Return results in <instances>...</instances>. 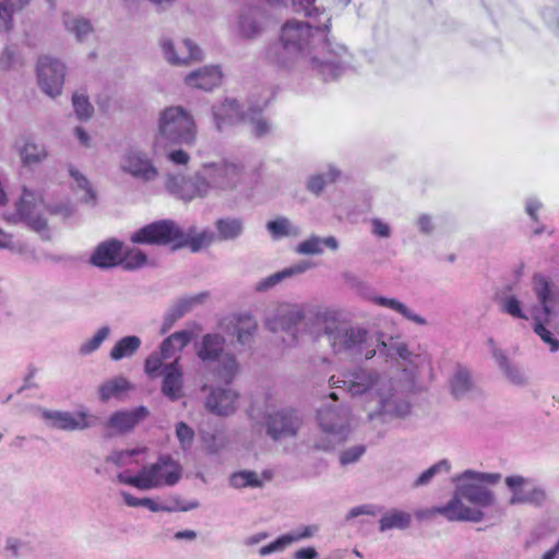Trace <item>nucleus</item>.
I'll return each instance as SVG.
<instances>
[{
	"label": "nucleus",
	"instance_id": "1",
	"mask_svg": "<svg viewBox=\"0 0 559 559\" xmlns=\"http://www.w3.org/2000/svg\"><path fill=\"white\" fill-rule=\"evenodd\" d=\"M329 25H312L292 19L280 31L278 41L264 49V59L285 70L302 68L323 81L337 79L350 67L352 55L347 48L325 37Z\"/></svg>",
	"mask_w": 559,
	"mask_h": 559
},
{
	"label": "nucleus",
	"instance_id": "2",
	"mask_svg": "<svg viewBox=\"0 0 559 559\" xmlns=\"http://www.w3.org/2000/svg\"><path fill=\"white\" fill-rule=\"evenodd\" d=\"M329 382L332 386L344 388L352 396L366 395L370 402H374L376 406L368 411L369 420L379 419L381 423H388L411 414L408 391L414 382L407 379L406 383H403L376 370L361 368L343 379L332 376Z\"/></svg>",
	"mask_w": 559,
	"mask_h": 559
},
{
	"label": "nucleus",
	"instance_id": "3",
	"mask_svg": "<svg viewBox=\"0 0 559 559\" xmlns=\"http://www.w3.org/2000/svg\"><path fill=\"white\" fill-rule=\"evenodd\" d=\"M501 479L499 473H481L466 469L453 478L455 490L451 500L444 506L436 507L432 514H440L448 521L474 522L483 521L484 508L497 504L493 491L484 484H498Z\"/></svg>",
	"mask_w": 559,
	"mask_h": 559
},
{
	"label": "nucleus",
	"instance_id": "4",
	"mask_svg": "<svg viewBox=\"0 0 559 559\" xmlns=\"http://www.w3.org/2000/svg\"><path fill=\"white\" fill-rule=\"evenodd\" d=\"M314 317L323 325V333L334 354L366 360L376 356L374 333L360 325H347L329 319L326 313H317Z\"/></svg>",
	"mask_w": 559,
	"mask_h": 559
},
{
	"label": "nucleus",
	"instance_id": "5",
	"mask_svg": "<svg viewBox=\"0 0 559 559\" xmlns=\"http://www.w3.org/2000/svg\"><path fill=\"white\" fill-rule=\"evenodd\" d=\"M216 238L214 231L203 229L198 233L194 226L181 229L174 221L163 219L151 223L131 235L134 243L168 245L175 243V248L188 247L192 252H198L209 247Z\"/></svg>",
	"mask_w": 559,
	"mask_h": 559
},
{
	"label": "nucleus",
	"instance_id": "6",
	"mask_svg": "<svg viewBox=\"0 0 559 559\" xmlns=\"http://www.w3.org/2000/svg\"><path fill=\"white\" fill-rule=\"evenodd\" d=\"M158 133L167 142L191 146L197 140V124L189 110L169 106L159 114Z\"/></svg>",
	"mask_w": 559,
	"mask_h": 559
},
{
	"label": "nucleus",
	"instance_id": "7",
	"mask_svg": "<svg viewBox=\"0 0 559 559\" xmlns=\"http://www.w3.org/2000/svg\"><path fill=\"white\" fill-rule=\"evenodd\" d=\"M318 423L323 433L313 447L330 450L345 441L350 432V411L347 406L324 405L318 411Z\"/></svg>",
	"mask_w": 559,
	"mask_h": 559
},
{
	"label": "nucleus",
	"instance_id": "8",
	"mask_svg": "<svg viewBox=\"0 0 559 559\" xmlns=\"http://www.w3.org/2000/svg\"><path fill=\"white\" fill-rule=\"evenodd\" d=\"M209 194L229 193L235 191L245 179V167L240 162L219 159L205 163L201 167Z\"/></svg>",
	"mask_w": 559,
	"mask_h": 559
},
{
	"label": "nucleus",
	"instance_id": "9",
	"mask_svg": "<svg viewBox=\"0 0 559 559\" xmlns=\"http://www.w3.org/2000/svg\"><path fill=\"white\" fill-rule=\"evenodd\" d=\"M317 313L321 311H311L302 305L297 304H281L275 311L270 314L265 324L272 332H287L290 338L287 341V345L292 346L298 342L297 328L301 322L306 325L309 323H318L316 319Z\"/></svg>",
	"mask_w": 559,
	"mask_h": 559
},
{
	"label": "nucleus",
	"instance_id": "10",
	"mask_svg": "<svg viewBox=\"0 0 559 559\" xmlns=\"http://www.w3.org/2000/svg\"><path fill=\"white\" fill-rule=\"evenodd\" d=\"M377 346L376 354L384 356L386 360L401 359L402 369L405 378L409 382H415L420 374L423 367L429 364V357L426 354H414L408 349L405 342L390 337L386 342L381 334H376Z\"/></svg>",
	"mask_w": 559,
	"mask_h": 559
},
{
	"label": "nucleus",
	"instance_id": "11",
	"mask_svg": "<svg viewBox=\"0 0 559 559\" xmlns=\"http://www.w3.org/2000/svg\"><path fill=\"white\" fill-rule=\"evenodd\" d=\"M533 290L539 302L538 306L532 308V318L534 320V332L550 346L551 352L559 350V341L556 340L551 332L545 328V323L549 321L551 309L552 293L547 277L543 274H534Z\"/></svg>",
	"mask_w": 559,
	"mask_h": 559
},
{
	"label": "nucleus",
	"instance_id": "12",
	"mask_svg": "<svg viewBox=\"0 0 559 559\" xmlns=\"http://www.w3.org/2000/svg\"><path fill=\"white\" fill-rule=\"evenodd\" d=\"M119 168L133 179L148 183L155 181L159 171L151 155L136 146H130L120 156Z\"/></svg>",
	"mask_w": 559,
	"mask_h": 559
},
{
	"label": "nucleus",
	"instance_id": "13",
	"mask_svg": "<svg viewBox=\"0 0 559 559\" xmlns=\"http://www.w3.org/2000/svg\"><path fill=\"white\" fill-rule=\"evenodd\" d=\"M38 413L48 427L63 431L85 430L100 423L98 416L85 409L71 413L67 411L39 408Z\"/></svg>",
	"mask_w": 559,
	"mask_h": 559
},
{
	"label": "nucleus",
	"instance_id": "14",
	"mask_svg": "<svg viewBox=\"0 0 559 559\" xmlns=\"http://www.w3.org/2000/svg\"><path fill=\"white\" fill-rule=\"evenodd\" d=\"M165 187L169 193L185 202L209 195L207 186L201 169L191 177L179 174L168 175Z\"/></svg>",
	"mask_w": 559,
	"mask_h": 559
},
{
	"label": "nucleus",
	"instance_id": "15",
	"mask_svg": "<svg viewBox=\"0 0 559 559\" xmlns=\"http://www.w3.org/2000/svg\"><path fill=\"white\" fill-rule=\"evenodd\" d=\"M301 418L295 409L283 408L265 415L266 435L274 441L295 437L301 427Z\"/></svg>",
	"mask_w": 559,
	"mask_h": 559
},
{
	"label": "nucleus",
	"instance_id": "16",
	"mask_svg": "<svg viewBox=\"0 0 559 559\" xmlns=\"http://www.w3.org/2000/svg\"><path fill=\"white\" fill-rule=\"evenodd\" d=\"M66 75V66L58 59L45 56L37 63V76L40 88L50 97L61 93Z\"/></svg>",
	"mask_w": 559,
	"mask_h": 559
},
{
	"label": "nucleus",
	"instance_id": "17",
	"mask_svg": "<svg viewBox=\"0 0 559 559\" xmlns=\"http://www.w3.org/2000/svg\"><path fill=\"white\" fill-rule=\"evenodd\" d=\"M148 414L150 412L145 406L112 413L108 419L103 423L104 437L111 438L131 432Z\"/></svg>",
	"mask_w": 559,
	"mask_h": 559
},
{
	"label": "nucleus",
	"instance_id": "18",
	"mask_svg": "<svg viewBox=\"0 0 559 559\" xmlns=\"http://www.w3.org/2000/svg\"><path fill=\"white\" fill-rule=\"evenodd\" d=\"M41 202H37L31 191L24 190L20 201L16 203V213L7 219L14 223L23 221L33 230L44 231L47 229V222L41 214Z\"/></svg>",
	"mask_w": 559,
	"mask_h": 559
},
{
	"label": "nucleus",
	"instance_id": "19",
	"mask_svg": "<svg viewBox=\"0 0 559 559\" xmlns=\"http://www.w3.org/2000/svg\"><path fill=\"white\" fill-rule=\"evenodd\" d=\"M202 390H209L204 406L211 414L227 417L236 412L239 394L235 390L207 385H204Z\"/></svg>",
	"mask_w": 559,
	"mask_h": 559
},
{
	"label": "nucleus",
	"instance_id": "20",
	"mask_svg": "<svg viewBox=\"0 0 559 559\" xmlns=\"http://www.w3.org/2000/svg\"><path fill=\"white\" fill-rule=\"evenodd\" d=\"M506 485L511 490L512 495L509 500V504H533L536 507L543 506L548 496L543 487L536 486L528 491H523V487L530 483V480L521 475H511L506 478Z\"/></svg>",
	"mask_w": 559,
	"mask_h": 559
},
{
	"label": "nucleus",
	"instance_id": "21",
	"mask_svg": "<svg viewBox=\"0 0 559 559\" xmlns=\"http://www.w3.org/2000/svg\"><path fill=\"white\" fill-rule=\"evenodd\" d=\"M160 48L164 58L173 66H185L190 61L202 59L201 49L190 39L174 43L169 38H163L160 40Z\"/></svg>",
	"mask_w": 559,
	"mask_h": 559
},
{
	"label": "nucleus",
	"instance_id": "22",
	"mask_svg": "<svg viewBox=\"0 0 559 559\" xmlns=\"http://www.w3.org/2000/svg\"><path fill=\"white\" fill-rule=\"evenodd\" d=\"M211 111L215 129L218 132H223L247 119V111H243L238 100L233 97H226L215 103Z\"/></svg>",
	"mask_w": 559,
	"mask_h": 559
},
{
	"label": "nucleus",
	"instance_id": "23",
	"mask_svg": "<svg viewBox=\"0 0 559 559\" xmlns=\"http://www.w3.org/2000/svg\"><path fill=\"white\" fill-rule=\"evenodd\" d=\"M162 376V394L170 402H176L182 399L185 396L183 371L179 364V357L164 367Z\"/></svg>",
	"mask_w": 559,
	"mask_h": 559
},
{
	"label": "nucleus",
	"instance_id": "24",
	"mask_svg": "<svg viewBox=\"0 0 559 559\" xmlns=\"http://www.w3.org/2000/svg\"><path fill=\"white\" fill-rule=\"evenodd\" d=\"M223 78L218 66H204L185 76V84L190 88L211 92L221 85Z\"/></svg>",
	"mask_w": 559,
	"mask_h": 559
},
{
	"label": "nucleus",
	"instance_id": "25",
	"mask_svg": "<svg viewBox=\"0 0 559 559\" xmlns=\"http://www.w3.org/2000/svg\"><path fill=\"white\" fill-rule=\"evenodd\" d=\"M263 12L258 7L243 9L238 16L237 34L242 39L252 40L263 33Z\"/></svg>",
	"mask_w": 559,
	"mask_h": 559
},
{
	"label": "nucleus",
	"instance_id": "26",
	"mask_svg": "<svg viewBox=\"0 0 559 559\" xmlns=\"http://www.w3.org/2000/svg\"><path fill=\"white\" fill-rule=\"evenodd\" d=\"M122 243L116 239L100 242L91 255L90 262L100 269L116 266L121 261Z\"/></svg>",
	"mask_w": 559,
	"mask_h": 559
},
{
	"label": "nucleus",
	"instance_id": "27",
	"mask_svg": "<svg viewBox=\"0 0 559 559\" xmlns=\"http://www.w3.org/2000/svg\"><path fill=\"white\" fill-rule=\"evenodd\" d=\"M449 388L452 397L455 400L469 397L476 390L472 371L463 365H456L449 379Z\"/></svg>",
	"mask_w": 559,
	"mask_h": 559
},
{
	"label": "nucleus",
	"instance_id": "28",
	"mask_svg": "<svg viewBox=\"0 0 559 559\" xmlns=\"http://www.w3.org/2000/svg\"><path fill=\"white\" fill-rule=\"evenodd\" d=\"M312 267V263L309 261H300L288 267H285L274 274H271L264 278H261L255 284V290L259 293L267 292L278 285L281 282L290 278L295 275L302 274Z\"/></svg>",
	"mask_w": 559,
	"mask_h": 559
},
{
	"label": "nucleus",
	"instance_id": "29",
	"mask_svg": "<svg viewBox=\"0 0 559 559\" xmlns=\"http://www.w3.org/2000/svg\"><path fill=\"white\" fill-rule=\"evenodd\" d=\"M225 337L219 334H205L197 344L195 353L202 362H213L223 356Z\"/></svg>",
	"mask_w": 559,
	"mask_h": 559
},
{
	"label": "nucleus",
	"instance_id": "30",
	"mask_svg": "<svg viewBox=\"0 0 559 559\" xmlns=\"http://www.w3.org/2000/svg\"><path fill=\"white\" fill-rule=\"evenodd\" d=\"M492 356L499 367V369L503 372L507 380L516 386H525L528 383V378L519 365L512 364L507 355L499 348H492Z\"/></svg>",
	"mask_w": 559,
	"mask_h": 559
},
{
	"label": "nucleus",
	"instance_id": "31",
	"mask_svg": "<svg viewBox=\"0 0 559 559\" xmlns=\"http://www.w3.org/2000/svg\"><path fill=\"white\" fill-rule=\"evenodd\" d=\"M191 336V332L186 330L175 332L162 342L158 350L168 360H175L177 357L180 358V353L189 344Z\"/></svg>",
	"mask_w": 559,
	"mask_h": 559
},
{
	"label": "nucleus",
	"instance_id": "32",
	"mask_svg": "<svg viewBox=\"0 0 559 559\" xmlns=\"http://www.w3.org/2000/svg\"><path fill=\"white\" fill-rule=\"evenodd\" d=\"M323 247H326L333 251L338 249V241L334 236L325 238L312 235L308 239L299 242L295 251L299 254L314 255L323 252Z\"/></svg>",
	"mask_w": 559,
	"mask_h": 559
},
{
	"label": "nucleus",
	"instance_id": "33",
	"mask_svg": "<svg viewBox=\"0 0 559 559\" xmlns=\"http://www.w3.org/2000/svg\"><path fill=\"white\" fill-rule=\"evenodd\" d=\"M62 23L64 28L80 43L85 41L94 32L91 21L80 15L64 13Z\"/></svg>",
	"mask_w": 559,
	"mask_h": 559
},
{
	"label": "nucleus",
	"instance_id": "34",
	"mask_svg": "<svg viewBox=\"0 0 559 559\" xmlns=\"http://www.w3.org/2000/svg\"><path fill=\"white\" fill-rule=\"evenodd\" d=\"M215 228L219 240H235L242 235L245 223L240 217H222L215 222Z\"/></svg>",
	"mask_w": 559,
	"mask_h": 559
},
{
	"label": "nucleus",
	"instance_id": "35",
	"mask_svg": "<svg viewBox=\"0 0 559 559\" xmlns=\"http://www.w3.org/2000/svg\"><path fill=\"white\" fill-rule=\"evenodd\" d=\"M142 345V341L136 335H127L116 342L109 352V358L119 361L134 356Z\"/></svg>",
	"mask_w": 559,
	"mask_h": 559
},
{
	"label": "nucleus",
	"instance_id": "36",
	"mask_svg": "<svg viewBox=\"0 0 559 559\" xmlns=\"http://www.w3.org/2000/svg\"><path fill=\"white\" fill-rule=\"evenodd\" d=\"M369 300L378 306L389 308V309L400 313L405 319H407L416 324L425 325L427 323L425 318H423L419 314L414 313L406 305L399 301L397 299L382 297V296H371V297H369Z\"/></svg>",
	"mask_w": 559,
	"mask_h": 559
},
{
	"label": "nucleus",
	"instance_id": "37",
	"mask_svg": "<svg viewBox=\"0 0 559 559\" xmlns=\"http://www.w3.org/2000/svg\"><path fill=\"white\" fill-rule=\"evenodd\" d=\"M69 174L73 180L74 191L80 194V201L94 206L96 204V192L88 179L72 166L69 168Z\"/></svg>",
	"mask_w": 559,
	"mask_h": 559
},
{
	"label": "nucleus",
	"instance_id": "38",
	"mask_svg": "<svg viewBox=\"0 0 559 559\" xmlns=\"http://www.w3.org/2000/svg\"><path fill=\"white\" fill-rule=\"evenodd\" d=\"M29 0H0V34L13 29V15L28 4Z\"/></svg>",
	"mask_w": 559,
	"mask_h": 559
},
{
	"label": "nucleus",
	"instance_id": "39",
	"mask_svg": "<svg viewBox=\"0 0 559 559\" xmlns=\"http://www.w3.org/2000/svg\"><path fill=\"white\" fill-rule=\"evenodd\" d=\"M165 467H167V464L164 461H157L154 464L144 466L139 472L140 483L144 485L141 487V490H150L165 486V480L158 474L159 469Z\"/></svg>",
	"mask_w": 559,
	"mask_h": 559
},
{
	"label": "nucleus",
	"instance_id": "40",
	"mask_svg": "<svg viewBox=\"0 0 559 559\" xmlns=\"http://www.w3.org/2000/svg\"><path fill=\"white\" fill-rule=\"evenodd\" d=\"M257 328V321L250 314L245 313L235 318L234 332L238 343L241 345L250 344Z\"/></svg>",
	"mask_w": 559,
	"mask_h": 559
},
{
	"label": "nucleus",
	"instance_id": "41",
	"mask_svg": "<svg viewBox=\"0 0 559 559\" xmlns=\"http://www.w3.org/2000/svg\"><path fill=\"white\" fill-rule=\"evenodd\" d=\"M215 361L217 362L215 368L216 378L226 384L231 383L239 371V364L235 356L225 353Z\"/></svg>",
	"mask_w": 559,
	"mask_h": 559
},
{
	"label": "nucleus",
	"instance_id": "42",
	"mask_svg": "<svg viewBox=\"0 0 559 559\" xmlns=\"http://www.w3.org/2000/svg\"><path fill=\"white\" fill-rule=\"evenodd\" d=\"M131 389L130 382L124 377H115L105 381L98 389L99 399L107 402L112 397L120 396L123 392Z\"/></svg>",
	"mask_w": 559,
	"mask_h": 559
},
{
	"label": "nucleus",
	"instance_id": "43",
	"mask_svg": "<svg viewBox=\"0 0 559 559\" xmlns=\"http://www.w3.org/2000/svg\"><path fill=\"white\" fill-rule=\"evenodd\" d=\"M411 521L412 516L409 513L400 510H391L380 519L379 528L381 532L393 528L403 530L409 526Z\"/></svg>",
	"mask_w": 559,
	"mask_h": 559
},
{
	"label": "nucleus",
	"instance_id": "44",
	"mask_svg": "<svg viewBox=\"0 0 559 559\" xmlns=\"http://www.w3.org/2000/svg\"><path fill=\"white\" fill-rule=\"evenodd\" d=\"M265 104L266 103L264 102L263 105L247 111V119L245 121L249 122L251 132L257 138H262L272 131V124L270 121L261 116V111Z\"/></svg>",
	"mask_w": 559,
	"mask_h": 559
},
{
	"label": "nucleus",
	"instance_id": "45",
	"mask_svg": "<svg viewBox=\"0 0 559 559\" xmlns=\"http://www.w3.org/2000/svg\"><path fill=\"white\" fill-rule=\"evenodd\" d=\"M340 176V170L335 167H329L325 173L316 174L308 178L307 190L316 195H319L328 183L334 182Z\"/></svg>",
	"mask_w": 559,
	"mask_h": 559
},
{
	"label": "nucleus",
	"instance_id": "46",
	"mask_svg": "<svg viewBox=\"0 0 559 559\" xmlns=\"http://www.w3.org/2000/svg\"><path fill=\"white\" fill-rule=\"evenodd\" d=\"M266 229L274 239L287 236H297L299 234L298 227L292 225L289 219L286 217H278L274 221L267 222Z\"/></svg>",
	"mask_w": 559,
	"mask_h": 559
},
{
	"label": "nucleus",
	"instance_id": "47",
	"mask_svg": "<svg viewBox=\"0 0 559 559\" xmlns=\"http://www.w3.org/2000/svg\"><path fill=\"white\" fill-rule=\"evenodd\" d=\"M110 328L108 325L100 326L96 333L88 340L84 341L79 347V354L87 356L96 352L103 342L110 335Z\"/></svg>",
	"mask_w": 559,
	"mask_h": 559
},
{
	"label": "nucleus",
	"instance_id": "48",
	"mask_svg": "<svg viewBox=\"0 0 559 559\" xmlns=\"http://www.w3.org/2000/svg\"><path fill=\"white\" fill-rule=\"evenodd\" d=\"M229 484L234 488L252 487L259 488L262 486V481L258 474L252 471H240L233 473L229 477Z\"/></svg>",
	"mask_w": 559,
	"mask_h": 559
},
{
	"label": "nucleus",
	"instance_id": "49",
	"mask_svg": "<svg viewBox=\"0 0 559 559\" xmlns=\"http://www.w3.org/2000/svg\"><path fill=\"white\" fill-rule=\"evenodd\" d=\"M201 441L206 451L216 454L228 444V438L223 431L202 432Z\"/></svg>",
	"mask_w": 559,
	"mask_h": 559
},
{
	"label": "nucleus",
	"instance_id": "50",
	"mask_svg": "<svg viewBox=\"0 0 559 559\" xmlns=\"http://www.w3.org/2000/svg\"><path fill=\"white\" fill-rule=\"evenodd\" d=\"M207 297L206 293H200L194 296L180 298L177 300L170 310L180 319L186 313L191 311L197 305L202 304Z\"/></svg>",
	"mask_w": 559,
	"mask_h": 559
},
{
	"label": "nucleus",
	"instance_id": "51",
	"mask_svg": "<svg viewBox=\"0 0 559 559\" xmlns=\"http://www.w3.org/2000/svg\"><path fill=\"white\" fill-rule=\"evenodd\" d=\"M450 468H451L450 462L448 460L443 459V460L437 462L436 464L431 465L425 472H423L416 478V480L414 481L413 486L414 487H421V486L428 485L436 475H438V474H440L442 472L449 473Z\"/></svg>",
	"mask_w": 559,
	"mask_h": 559
},
{
	"label": "nucleus",
	"instance_id": "52",
	"mask_svg": "<svg viewBox=\"0 0 559 559\" xmlns=\"http://www.w3.org/2000/svg\"><path fill=\"white\" fill-rule=\"evenodd\" d=\"M47 157V151L44 145L34 142H27L21 151V158L24 164L40 163Z\"/></svg>",
	"mask_w": 559,
	"mask_h": 559
},
{
	"label": "nucleus",
	"instance_id": "53",
	"mask_svg": "<svg viewBox=\"0 0 559 559\" xmlns=\"http://www.w3.org/2000/svg\"><path fill=\"white\" fill-rule=\"evenodd\" d=\"M158 461H164L167 467L160 468L158 474L165 480V485L173 486L177 484L181 476L180 466L170 456H160Z\"/></svg>",
	"mask_w": 559,
	"mask_h": 559
},
{
	"label": "nucleus",
	"instance_id": "54",
	"mask_svg": "<svg viewBox=\"0 0 559 559\" xmlns=\"http://www.w3.org/2000/svg\"><path fill=\"white\" fill-rule=\"evenodd\" d=\"M167 358H164L163 354L159 350L151 353L144 362V371L145 373L154 379L163 374L164 367L167 364H164Z\"/></svg>",
	"mask_w": 559,
	"mask_h": 559
},
{
	"label": "nucleus",
	"instance_id": "55",
	"mask_svg": "<svg viewBox=\"0 0 559 559\" xmlns=\"http://www.w3.org/2000/svg\"><path fill=\"white\" fill-rule=\"evenodd\" d=\"M272 5L287 7L290 4L296 12H304L305 15L311 16L319 9L313 5L314 0H266Z\"/></svg>",
	"mask_w": 559,
	"mask_h": 559
},
{
	"label": "nucleus",
	"instance_id": "56",
	"mask_svg": "<svg viewBox=\"0 0 559 559\" xmlns=\"http://www.w3.org/2000/svg\"><path fill=\"white\" fill-rule=\"evenodd\" d=\"M147 262L146 254L140 249H130L121 257L120 263L126 270H136Z\"/></svg>",
	"mask_w": 559,
	"mask_h": 559
},
{
	"label": "nucleus",
	"instance_id": "57",
	"mask_svg": "<svg viewBox=\"0 0 559 559\" xmlns=\"http://www.w3.org/2000/svg\"><path fill=\"white\" fill-rule=\"evenodd\" d=\"M72 104L74 112L80 120H87L92 117L94 108L85 95L73 94Z\"/></svg>",
	"mask_w": 559,
	"mask_h": 559
},
{
	"label": "nucleus",
	"instance_id": "58",
	"mask_svg": "<svg viewBox=\"0 0 559 559\" xmlns=\"http://www.w3.org/2000/svg\"><path fill=\"white\" fill-rule=\"evenodd\" d=\"M142 507L147 508L153 512L165 511V512H177V511H190L199 507L197 500L189 501L187 507H167L159 504L150 498H143Z\"/></svg>",
	"mask_w": 559,
	"mask_h": 559
},
{
	"label": "nucleus",
	"instance_id": "59",
	"mask_svg": "<svg viewBox=\"0 0 559 559\" xmlns=\"http://www.w3.org/2000/svg\"><path fill=\"white\" fill-rule=\"evenodd\" d=\"M501 309L503 312L516 319L527 320L528 317L523 312L521 302L515 296H507L501 300Z\"/></svg>",
	"mask_w": 559,
	"mask_h": 559
},
{
	"label": "nucleus",
	"instance_id": "60",
	"mask_svg": "<svg viewBox=\"0 0 559 559\" xmlns=\"http://www.w3.org/2000/svg\"><path fill=\"white\" fill-rule=\"evenodd\" d=\"M176 437L179 440L182 450H188L194 440V431L186 423L180 421L176 425Z\"/></svg>",
	"mask_w": 559,
	"mask_h": 559
},
{
	"label": "nucleus",
	"instance_id": "61",
	"mask_svg": "<svg viewBox=\"0 0 559 559\" xmlns=\"http://www.w3.org/2000/svg\"><path fill=\"white\" fill-rule=\"evenodd\" d=\"M366 452V447L362 444L350 447L340 453L341 465H349L358 462Z\"/></svg>",
	"mask_w": 559,
	"mask_h": 559
},
{
	"label": "nucleus",
	"instance_id": "62",
	"mask_svg": "<svg viewBox=\"0 0 559 559\" xmlns=\"http://www.w3.org/2000/svg\"><path fill=\"white\" fill-rule=\"evenodd\" d=\"M140 452H141V450H138V449L130 450V451H115L106 457V462L112 463L118 467H122L128 464L129 459L139 454Z\"/></svg>",
	"mask_w": 559,
	"mask_h": 559
},
{
	"label": "nucleus",
	"instance_id": "63",
	"mask_svg": "<svg viewBox=\"0 0 559 559\" xmlns=\"http://www.w3.org/2000/svg\"><path fill=\"white\" fill-rule=\"evenodd\" d=\"M290 544L292 543L288 537V534H285L278 537L276 540L272 542L271 544L261 547L259 549V554L260 556L264 557L276 551H282L285 547L289 546Z\"/></svg>",
	"mask_w": 559,
	"mask_h": 559
},
{
	"label": "nucleus",
	"instance_id": "64",
	"mask_svg": "<svg viewBox=\"0 0 559 559\" xmlns=\"http://www.w3.org/2000/svg\"><path fill=\"white\" fill-rule=\"evenodd\" d=\"M543 206V202L536 197H528L525 199V213L533 223H538L539 211Z\"/></svg>",
	"mask_w": 559,
	"mask_h": 559
}]
</instances>
